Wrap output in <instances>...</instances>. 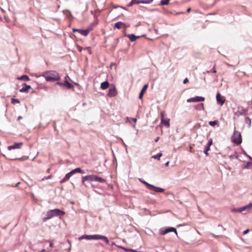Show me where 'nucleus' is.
Returning <instances> with one entry per match:
<instances>
[{"mask_svg":"<svg viewBox=\"0 0 252 252\" xmlns=\"http://www.w3.org/2000/svg\"><path fill=\"white\" fill-rule=\"evenodd\" d=\"M65 214V212L59 209H55L53 210H49L46 212L45 217L43 218V221L44 222L46 221L47 220L52 219L54 217L63 216Z\"/></svg>","mask_w":252,"mask_h":252,"instance_id":"f257e3e1","label":"nucleus"},{"mask_svg":"<svg viewBox=\"0 0 252 252\" xmlns=\"http://www.w3.org/2000/svg\"><path fill=\"white\" fill-rule=\"evenodd\" d=\"M231 139L232 141L237 145L240 144L242 141L241 134L238 131H234Z\"/></svg>","mask_w":252,"mask_h":252,"instance_id":"f03ea898","label":"nucleus"},{"mask_svg":"<svg viewBox=\"0 0 252 252\" xmlns=\"http://www.w3.org/2000/svg\"><path fill=\"white\" fill-rule=\"evenodd\" d=\"M47 74L46 72L41 75L44 77L45 80L47 82H54L55 81H59L60 79V75H56V76H51L50 75H48Z\"/></svg>","mask_w":252,"mask_h":252,"instance_id":"7ed1b4c3","label":"nucleus"},{"mask_svg":"<svg viewBox=\"0 0 252 252\" xmlns=\"http://www.w3.org/2000/svg\"><path fill=\"white\" fill-rule=\"evenodd\" d=\"M173 232L177 235V231L175 228L172 227H169L165 228H161L159 230V233L161 235H164L169 232Z\"/></svg>","mask_w":252,"mask_h":252,"instance_id":"20e7f679","label":"nucleus"},{"mask_svg":"<svg viewBox=\"0 0 252 252\" xmlns=\"http://www.w3.org/2000/svg\"><path fill=\"white\" fill-rule=\"evenodd\" d=\"M92 27H90L85 30L73 29L72 31L74 32H78L82 35H83L85 36H86L88 35L89 32L92 30Z\"/></svg>","mask_w":252,"mask_h":252,"instance_id":"39448f33","label":"nucleus"},{"mask_svg":"<svg viewBox=\"0 0 252 252\" xmlns=\"http://www.w3.org/2000/svg\"><path fill=\"white\" fill-rule=\"evenodd\" d=\"M82 184L85 186V182L86 181L89 182H93L94 181L95 179V175H88L85 176H82Z\"/></svg>","mask_w":252,"mask_h":252,"instance_id":"423d86ee","label":"nucleus"},{"mask_svg":"<svg viewBox=\"0 0 252 252\" xmlns=\"http://www.w3.org/2000/svg\"><path fill=\"white\" fill-rule=\"evenodd\" d=\"M98 234L94 235H83L79 238V240L87 239V240H97Z\"/></svg>","mask_w":252,"mask_h":252,"instance_id":"0eeeda50","label":"nucleus"},{"mask_svg":"<svg viewBox=\"0 0 252 252\" xmlns=\"http://www.w3.org/2000/svg\"><path fill=\"white\" fill-rule=\"evenodd\" d=\"M205 100V97L203 96H196L195 97H191L188 98L187 99L188 102H200L203 101Z\"/></svg>","mask_w":252,"mask_h":252,"instance_id":"6e6552de","label":"nucleus"},{"mask_svg":"<svg viewBox=\"0 0 252 252\" xmlns=\"http://www.w3.org/2000/svg\"><path fill=\"white\" fill-rule=\"evenodd\" d=\"M248 109L242 107L241 110H238L236 112L234 113V115L240 117L241 116H246L248 114Z\"/></svg>","mask_w":252,"mask_h":252,"instance_id":"1a4fd4ad","label":"nucleus"},{"mask_svg":"<svg viewBox=\"0 0 252 252\" xmlns=\"http://www.w3.org/2000/svg\"><path fill=\"white\" fill-rule=\"evenodd\" d=\"M216 99L218 104L222 106L225 102V99L218 92L216 94Z\"/></svg>","mask_w":252,"mask_h":252,"instance_id":"9d476101","label":"nucleus"},{"mask_svg":"<svg viewBox=\"0 0 252 252\" xmlns=\"http://www.w3.org/2000/svg\"><path fill=\"white\" fill-rule=\"evenodd\" d=\"M23 145V142L15 143L13 145L8 146L7 149L8 150H11L12 149H19L21 148Z\"/></svg>","mask_w":252,"mask_h":252,"instance_id":"9b49d317","label":"nucleus"},{"mask_svg":"<svg viewBox=\"0 0 252 252\" xmlns=\"http://www.w3.org/2000/svg\"><path fill=\"white\" fill-rule=\"evenodd\" d=\"M117 94V91L116 87L114 86L112 88L109 89L107 95L110 97L115 96Z\"/></svg>","mask_w":252,"mask_h":252,"instance_id":"f8f14e48","label":"nucleus"},{"mask_svg":"<svg viewBox=\"0 0 252 252\" xmlns=\"http://www.w3.org/2000/svg\"><path fill=\"white\" fill-rule=\"evenodd\" d=\"M23 87L20 89L19 92L20 93H28L29 89H32L31 85H27L26 83L23 84Z\"/></svg>","mask_w":252,"mask_h":252,"instance_id":"ddd939ff","label":"nucleus"},{"mask_svg":"<svg viewBox=\"0 0 252 252\" xmlns=\"http://www.w3.org/2000/svg\"><path fill=\"white\" fill-rule=\"evenodd\" d=\"M149 189L154 190L156 192H163L164 191V189L155 186L153 185H151V186Z\"/></svg>","mask_w":252,"mask_h":252,"instance_id":"4468645a","label":"nucleus"},{"mask_svg":"<svg viewBox=\"0 0 252 252\" xmlns=\"http://www.w3.org/2000/svg\"><path fill=\"white\" fill-rule=\"evenodd\" d=\"M170 119H161L160 125L165 126L166 127L168 128L170 127Z\"/></svg>","mask_w":252,"mask_h":252,"instance_id":"2eb2a0df","label":"nucleus"},{"mask_svg":"<svg viewBox=\"0 0 252 252\" xmlns=\"http://www.w3.org/2000/svg\"><path fill=\"white\" fill-rule=\"evenodd\" d=\"M148 87V84H145V85H144V86L143 87L142 89H141L140 92V94H139V98L140 99H141L143 97V94L144 93V92L146 91V90L147 89Z\"/></svg>","mask_w":252,"mask_h":252,"instance_id":"dca6fc26","label":"nucleus"},{"mask_svg":"<svg viewBox=\"0 0 252 252\" xmlns=\"http://www.w3.org/2000/svg\"><path fill=\"white\" fill-rule=\"evenodd\" d=\"M126 36H127L129 38V40L131 42H133L136 40L138 38H139V36H136L134 34H130L128 35L125 34Z\"/></svg>","mask_w":252,"mask_h":252,"instance_id":"f3484780","label":"nucleus"},{"mask_svg":"<svg viewBox=\"0 0 252 252\" xmlns=\"http://www.w3.org/2000/svg\"><path fill=\"white\" fill-rule=\"evenodd\" d=\"M109 85L110 84L107 81L103 82L101 83L100 88L102 90H105L109 87Z\"/></svg>","mask_w":252,"mask_h":252,"instance_id":"a211bd4d","label":"nucleus"},{"mask_svg":"<svg viewBox=\"0 0 252 252\" xmlns=\"http://www.w3.org/2000/svg\"><path fill=\"white\" fill-rule=\"evenodd\" d=\"M240 208L242 213L246 211L247 209H251L252 208V203H250L248 205L240 207Z\"/></svg>","mask_w":252,"mask_h":252,"instance_id":"6ab92c4d","label":"nucleus"},{"mask_svg":"<svg viewBox=\"0 0 252 252\" xmlns=\"http://www.w3.org/2000/svg\"><path fill=\"white\" fill-rule=\"evenodd\" d=\"M97 240H103L107 244H108L109 243V240H108V238L105 236H102L98 234Z\"/></svg>","mask_w":252,"mask_h":252,"instance_id":"aec40b11","label":"nucleus"},{"mask_svg":"<svg viewBox=\"0 0 252 252\" xmlns=\"http://www.w3.org/2000/svg\"><path fill=\"white\" fill-rule=\"evenodd\" d=\"M63 84V86L66 87L68 89H70L73 88V85L70 83L67 80L64 81Z\"/></svg>","mask_w":252,"mask_h":252,"instance_id":"412c9836","label":"nucleus"},{"mask_svg":"<svg viewBox=\"0 0 252 252\" xmlns=\"http://www.w3.org/2000/svg\"><path fill=\"white\" fill-rule=\"evenodd\" d=\"M94 181L98 182L99 183H105L106 182V180L95 175Z\"/></svg>","mask_w":252,"mask_h":252,"instance_id":"4be33fe9","label":"nucleus"},{"mask_svg":"<svg viewBox=\"0 0 252 252\" xmlns=\"http://www.w3.org/2000/svg\"><path fill=\"white\" fill-rule=\"evenodd\" d=\"M18 79L25 81H28L30 80L29 77L27 75H22L21 77H19Z\"/></svg>","mask_w":252,"mask_h":252,"instance_id":"5701e85b","label":"nucleus"},{"mask_svg":"<svg viewBox=\"0 0 252 252\" xmlns=\"http://www.w3.org/2000/svg\"><path fill=\"white\" fill-rule=\"evenodd\" d=\"M252 167V162L251 161H248L243 166V168L244 169H250Z\"/></svg>","mask_w":252,"mask_h":252,"instance_id":"b1692460","label":"nucleus"},{"mask_svg":"<svg viewBox=\"0 0 252 252\" xmlns=\"http://www.w3.org/2000/svg\"><path fill=\"white\" fill-rule=\"evenodd\" d=\"M124 25H125V23L122 22H121V21L118 22L115 24L114 28L120 29L121 27V26Z\"/></svg>","mask_w":252,"mask_h":252,"instance_id":"393cba45","label":"nucleus"},{"mask_svg":"<svg viewBox=\"0 0 252 252\" xmlns=\"http://www.w3.org/2000/svg\"><path fill=\"white\" fill-rule=\"evenodd\" d=\"M195 108L199 110H204V104L203 103H201L200 104H197L195 106Z\"/></svg>","mask_w":252,"mask_h":252,"instance_id":"a878e982","label":"nucleus"},{"mask_svg":"<svg viewBox=\"0 0 252 252\" xmlns=\"http://www.w3.org/2000/svg\"><path fill=\"white\" fill-rule=\"evenodd\" d=\"M140 1V0H132L128 4L127 6L128 7L131 6L134 4H140V2H138Z\"/></svg>","mask_w":252,"mask_h":252,"instance_id":"bb28decb","label":"nucleus"},{"mask_svg":"<svg viewBox=\"0 0 252 252\" xmlns=\"http://www.w3.org/2000/svg\"><path fill=\"white\" fill-rule=\"evenodd\" d=\"M127 121L130 123V124H132V123H136V121H137V119L136 118H129V117H127L126 118Z\"/></svg>","mask_w":252,"mask_h":252,"instance_id":"cd10ccee","label":"nucleus"},{"mask_svg":"<svg viewBox=\"0 0 252 252\" xmlns=\"http://www.w3.org/2000/svg\"><path fill=\"white\" fill-rule=\"evenodd\" d=\"M139 181H140L141 183H142L143 184H144V185H145L147 186V188H148L149 189H150V187H151V184H150L148 183V182H147L146 181H145L143 180V179H142L139 178Z\"/></svg>","mask_w":252,"mask_h":252,"instance_id":"c85d7f7f","label":"nucleus"},{"mask_svg":"<svg viewBox=\"0 0 252 252\" xmlns=\"http://www.w3.org/2000/svg\"><path fill=\"white\" fill-rule=\"evenodd\" d=\"M245 122L246 124L249 125V127H250L252 123L251 119L249 117H246L245 119Z\"/></svg>","mask_w":252,"mask_h":252,"instance_id":"c756f323","label":"nucleus"},{"mask_svg":"<svg viewBox=\"0 0 252 252\" xmlns=\"http://www.w3.org/2000/svg\"><path fill=\"white\" fill-rule=\"evenodd\" d=\"M46 73H49L51 76H54V75L56 76V75H59V74L56 71L54 70L46 71Z\"/></svg>","mask_w":252,"mask_h":252,"instance_id":"7c9ffc66","label":"nucleus"},{"mask_svg":"<svg viewBox=\"0 0 252 252\" xmlns=\"http://www.w3.org/2000/svg\"><path fill=\"white\" fill-rule=\"evenodd\" d=\"M120 248L123 249L125 250L126 252H137V251L135 250L130 249H127L122 246H119Z\"/></svg>","mask_w":252,"mask_h":252,"instance_id":"2f4dec72","label":"nucleus"},{"mask_svg":"<svg viewBox=\"0 0 252 252\" xmlns=\"http://www.w3.org/2000/svg\"><path fill=\"white\" fill-rule=\"evenodd\" d=\"M73 175V172L72 171H70L69 172L65 174L64 177L67 180V181L70 179V178Z\"/></svg>","mask_w":252,"mask_h":252,"instance_id":"473e14b6","label":"nucleus"},{"mask_svg":"<svg viewBox=\"0 0 252 252\" xmlns=\"http://www.w3.org/2000/svg\"><path fill=\"white\" fill-rule=\"evenodd\" d=\"M238 157V154L237 152H235L233 154H232L229 156V158L232 159L234 158H237Z\"/></svg>","mask_w":252,"mask_h":252,"instance_id":"72a5a7b5","label":"nucleus"},{"mask_svg":"<svg viewBox=\"0 0 252 252\" xmlns=\"http://www.w3.org/2000/svg\"><path fill=\"white\" fill-rule=\"evenodd\" d=\"M210 150V147H209V146H205L204 150V153L205 155H206V156H208V152Z\"/></svg>","mask_w":252,"mask_h":252,"instance_id":"f704fd0d","label":"nucleus"},{"mask_svg":"<svg viewBox=\"0 0 252 252\" xmlns=\"http://www.w3.org/2000/svg\"><path fill=\"white\" fill-rule=\"evenodd\" d=\"M140 1L138 2H140V3H144V4H149L151 3L153 0H140Z\"/></svg>","mask_w":252,"mask_h":252,"instance_id":"c9c22d12","label":"nucleus"},{"mask_svg":"<svg viewBox=\"0 0 252 252\" xmlns=\"http://www.w3.org/2000/svg\"><path fill=\"white\" fill-rule=\"evenodd\" d=\"M162 153H159L157 154V155L153 156V158H154L155 159H157L158 160H159L160 158L162 156Z\"/></svg>","mask_w":252,"mask_h":252,"instance_id":"e433bc0d","label":"nucleus"},{"mask_svg":"<svg viewBox=\"0 0 252 252\" xmlns=\"http://www.w3.org/2000/svg\"><path fill=\"white\" fill-rule=\"evenodd\" d=\"M170 0H161L160 1V5H167L169 2Z\"/></svg>","mask_w":252,"mask_h":252,"instance_id":"4c0bfd02","label":"nucleus"},{"mask_svg":"<svg viewBox=\"0 0 252 252\" xmlns=\"http://www.w3.org/2000/svg\"><path fill=\"white\" fill-rule=\"evenodd\" d=\"M231 211L232 212L242 213L240 208H232L231 210Z\"/></svg>","mask_w":252,"mask_h":252,"instance_id":"58836bf2","label":"nucleus"},{"mask_svg":"<svg viewBox=\"0 0 252 252\" xmlns=\"http://www.w3.org/2000/svg\"><path fill=\"white\" fill-rule=\"evenodd\" d=\"M20 101L18 99L12 98L11 99V103L12 104H15V103H20Z\"/></svg>","mask_w":252,"mask_h":252,"instance_id":"ea45409f","label":"nucleus"},{"mask_svg":"<svg viewBox=\"0 0 252 252\" xmlns=\"http://www.w3.org/2000/svg\"><path fill=\"white\" fill-rule=\"evenodd\" d=\"M218 121H213L209 122V124L211 126H214L218 124Z\"/></svg>","mask_w":252,"mask_h":252,"instance_id":"a19ab883","label":"nucleus"},{"mask_svg":"<svg viewBox=\"0 0 252 252\" xmlns=\"http://www.w3.org/2000/svg\"><path fill=\"white\" fill-rule=\"evenodd\" d=\"M80 169H81V168L78 167V168H75L74 169H73L71 171L73 172V174L74 175L76 173H79L80 171Z\"/></svg>","mask_w":252,"mask_h":252,"instance_id":"79ce46f5","label":"nucleus"},{"mask_svg":"<svg viewBox=\"0 0 252 252\" xmlns=\"http://www.w3.org/2000/svg\"><path fill=\"white\" fill-rule=\"evenodd\" d=\"M213 144V139L212 138L209 139L208 140V143L206 146H209V147H211V146Z\"/></svg>","mask_w":252,"mask_h":252,"instance_id":"37998d69","label":"nucleus"},{"mask_svg":"<svg viewBox=\"0 0 252 252\" xmlns=\"http://www.w3.org/2000/svg\"><path fill=\"white\" fill-rule=\"evenodd\" d=\"M67 12V14H66V16L67 17H71L72 16V14H71V13L70 11L69 10H65V11H63V12Z\"/></svg>","mask_w":252,"mask_h":252,"instance_id":"c03bdc74","label":"nucleus"},{"mask_svg":"<svg viewBox=\"0 0 252 252\" xmlns=\"http://www.w3.org/2000/svg\"><path fill=\"white\" fill-rule=\"evenodd\" d=\"M165 115V113L164 111H161L160 112L161 120L164 119Z\"/></svg>","mask_w":252,"mask_h":252,"instance_id":"a18cd8bd","label":"nucleus"},{"mask_svg":"<svg viewBox=\"0 0 252 252\" xmlns=\"http://www.w3.org/2000/svg\"><path fill=\"white\" fill-rule=\"evenodd\" d=\"M52 175H49L48 176L44 177L42 179V181H44L46 180L50 179L52 178Z\"/></svg>","mask_w":252,"mask_h":252,"instance_id":"49530a36","label":"nucleus"},{"mask_svg":"<svg viewBox=\"0 0 252 252\" xmlns=\"http://www.w3.org/2000/svg\"><path fill=\"white\" fill-rule=\"evenodd\" d=\"M211 71H212L213 73H216L217 71H216V69L215 68V66H214V67L212 68V69L211 70L207 71V72L210 73Z\"/></svg>","mask_w":252,"mask_h":252,"instance_id":"de8ad7c7","label":"nucleus"},{"mask_svg":"<svg viewBox=\"0 0 252 252\" xmlns=\"http://www.w3.org/2000/svg\"><path fill=\"white\" fill-rule=\"evenodd\" d=\"M67 181V180L64 177L63 179H62L61 181H60V183L61 184H63L65 182H66Z\"/></svg>","mask_w":252,"mask_h":252,"instance_id":"09e8293b","label":"nucleus"},{"mask_svg":"<svg viewBox=\"0 0 252 252\" xmlns=\"http://www.w3.org/2000/svg\"><path fill=\"white\" fill-rule=\"evenodd\" d=\"M57 84L60 86H63V83L61 82H57Z\"/></svg>","mask_w":252,"mask_h":252,"instance_id":"8fccbe9b","label":"nucleus"},{"mask_svg":"<svg viewBox=\"0 0 252 252\" xmlns=\"http://www.w3.org/2000/svg\"><path fill=\"white\" fill-rule=\"evenodd\" d=\"M173 13H174L175 15H179V14H184L185 12H175Z\"/></svg>","mask_w":252,"mask_h":252,"instance_id":"3c124183","label":"nucleus"},{"mask_svg":"<svg viewBox=\"0 0 252 252\" xmlns=\"http://www.w3.org/2000/svg\"><path fill=\"white\" fill-rule=\"evenodd\" d=\"M189 82V80L187 78H186L185 79H184V81H183V83L184 84L187 83L188 82Z\"/></svg>","mask_w":252,"mask_h":252,"instance_id":"603ef678","label":"nucleus"},{"mask_svg":"<svg viewBox=\"0 0 252 252\" xmlns=\"http://www.w3.org/2000/svg\"><path fill=\"white\" fill-rule=\"evenodd\" d=\"M77 49H78V50L79 51V52H81L83 50V48L81 47V46H77Z\"/></svg>","mask_w":252,"mask_h":252,"instance_id":"864d4df0","label":"nucleus"},{"mask_svg":"<svg viewBox=\"0 0 252 252\" xmlns=\"http://www.w3.org/2000/svg\"><path fill=\"white\" fill-rule=\"evenodd\" d=\"M249 232V229H247L245 230V231H244L243 234L244 235L247 234Z\"/></svg>","mask_w":252,"mask_h":252,"instance_id":"5fc2aeb1","label":"nucleus"},{"mask_svg":"<svg viewBox=\"0 0 252 252\" xmlns=\"http://www.w3.org/2000/svg\"><path fill=\"white\" fill-rule=\"evenodd\" d=\"M80 173L81 174H85V171L83 170H82L81 169H80Z\"/></svg>","mask_w":252,"mask_h":252,"instance_id":"6e6d98bb","label":"nucleus"},{"mask_svg":"<svg viewBox=\"0 0 252 252\" xmlns=\"http://www.w3.org/2000/svg\"><path fill=\"white\" fill-rule=\"evenodd\" d=\"M21 119H22V116H19V117H18V118H17V121H19V120H21Z\"/></svg>","mask_w":252,"mask_h":252,"instance_id":"4d7b16f0","label":"nucleus"},{"mask_svg":"<svg viewBox=\"0 0 252 252\" xmlns=\"http://www.w3.org/2000/svg\"><path fill=\"white\" fill-rule=\"evenodd\" d=\"M159 139V137H157V138L155 139V141L156 142H157L158 141Z\"/></svg>","mask_w":252,"mask_h":252,"instance_id":"13d9d810","label":"nucleus"},{"mask_svg":"<svg viewBox=\"0 0 252 252\" xmlns=\"http://www.w3.org/2000/svg\"><path fill=\"white\" fill-rule=\"evenodd\" d=\"M169 161H168L167 162H166L165 164V166H168L169 165Z\"/></svg>","mask_w":252,"mask_h":252,"instance_id":"bf43d9fd","label":"nucleus"},{"mask_svg":"<svg viewBox=\"0 0 252 252\" xmlns=\"http://www.w3.org/2000/svg\"><path fill=\"white\" fill-rule=\"evenodd\" d=\"M173 195V194L171 192H168L166 193V195Z\"/></svg>","mask_w":252,"mask_h":252,"instance_id":"052dcab7","label":"nucleus"},{"mask_svg":"<svg viewBox=\"0 0 252 252\" xmlns=\"http://www.w3.org/2000/svg\"><path fill=\"white\" fill-rule=\"evenodd\" d=\"M49 246L50 247H51V248L53 247V244L52 243H51V242L50 243Z\"/></svg>","mask_w":252,"mask_h":252,"instance_id":"680f3d73","label":"nucleus"},{"mask_svg":"<svg viewBox=\"0 0 252 252\" xmlns=\"http://www.w3.org/2000/svg\"><path fill=\"white\" fill-rule=\"evenodd\" d=\"M190 10H191V8H189L187 9V11L188 12H189L190 11Z\"/></svg>","mask_w":252,"mask_h":252,"instance_id":"e2e57ef3","label":"nucleus"},{"mask_svg":"<svg viewBox=\"0 0 252 252\" xmlns=\"http://www.w3.org/2000/svg\"><path fill=\"white\" fill-rule=\"evenodd\" d=\"M119 39H118V38H117V39H116V44H117V43L119 42Z\"/></svg>","mask_w":252,"mask_h":252,"instance_id":"0e129e2a","label":"nucleus"},{"mask_svg":"<svg viewBox=\"0 0 252 252\" xmlns=\"http://www.w3.org/2000/svg\"><path fill=\"white\" fill-rule=\"evenodd\" d=\"M122 142H123V145H124L125 147H126V144L124 143V142L122 140Z\"/></svg>","mask_w":252,"mask_h":252,"instance_id":"69168bd1","label":"nucleus"},{"mask_svg":"<svg viewBox=\"0 0 252 252\" xmlns=\"http://www.w3.org/2000/svg\"><path fill=\"white\" fill-rule=\"evenodd\" d=\"M86 104H86V102H84V103H83V104H82V105H83V106H86Z\"/></svg>","mask_w":252,"mask_h":252,"instance_id":"338daca9","label":"nucleus"},{"mask_svg":"<svg viewBox=\"0 0 252 252\" xmlns=\"http://www.w3.org/2000/svg\"><path fill=\"white\" fill-rule=\"evenodd\" d=\"M67 78H69V76L68 75H67V76H66L65 77V78H65V80H67Z\"/></svg>","mask_w":252,"mask_h":252,"instance_id":"774afa93","label":"nucleus"}]
</instances>
